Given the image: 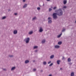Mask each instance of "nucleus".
<instances>
[{
  "instance_id": "f257e3e1",
  "label": "nucleus",
  "mask_w": 76,
  "mask_h": 76,
  "mask_svg": "<svg viewBox=\"0 0 76 76\" xmlns=\"http://www.w3.org/2000/svg\"><path fill=\"white\" fill-rule=\"evenodd\" d=\"M57 12H58L57 15H58V16H61L63 14V12H62L61 9H59L58 10H57Z\"/></svg>"
},
{
  "instance_id": "f03ea898",
  "label": "nucleus",
  "mask_w": 76,
  "mask_h": 76,
  "mask_svg": "<svg viewBox=\"0 0 76 76\" xmlns=\"http://www.w3.org/2000/svg\"><path fill=\"white\" fill-rule=\"evenodd\" d=\"M57 13H54L53 14V18L54 19H56L57 18Z\"/></svg>"
},
{
  "instance_id": "7ed1b4c3",
  "label": "nucleus",
  "mask_w": 76,
  "mask_h": 76,
  "mask_svg": "<svg viewBox=\"0 0 76 76\" xmlns=\"http://www.w3.org/2000/svg\"><path fill=\"white\" fill-rule=\"evenodd\" d=\"M25 40H26V43H28V42H29V38H26L25 39Z\"/></svg>"
},
{
  "instance_id": "20e7f679",
  "label": "nucleus",
  "mask_w": 76,
  "mask_h": 76,
  "mask_svg": "<svg viewBox=\"0 0 76 76\" xmlns=\"http://www.w3.org/2000/svg\"><path fill=\"white\" fill-rule=\"evenodd\" d=\"M39 31L40 32H42V31H43V30H42V28L40 27V28Z\"/></svg>"
},
{
  "instance_id": "39448f33",
  "label": "nucleus",
  "mask_w": 76,
  "mask_h": 76,
  "mask_svg": "<svg viewBox=\"0 0 76 76\" xmlns=\"http://www.w3.org/2000/svg\"><path fill=\"white\" fill-rule=\"evenodd\" d=\"M18 33V31L17 30H15L14 32V34H16Z\"/></svg>"
},
{
  "instance_id": "423d86ee",
  "label": "nucleus",
  "mask_w": 76,
  "mask_h": 76,
  "mask_svg": "<svg viewBox=\"0 0 76 76\" xmlns=\"http://www.w3.org/2000/svg\"><path fill=\"white\" fill-rule=\"evenodd\" d=\"M57 62L58 64H59L60 62V60H58L57 61Z\"/></svg>"
},
{
  "instance_id": "0eeeda50",
  "label": "nucleus",
  "mask_w": 76,
  "mask_h": 76,
  "mask_svg": "<svg viewBox=\"0 0 76 76\" xmlns=\"http://www.w3.org/2000/svg\"><path fill=\"white\" fill-rule=\"evenodd\" d=\"M55 48H60V46L58 45H56L55 46Z\"/></svg>"
},
{
  "instance_id": "6e6552de",
  "label": "nucleus",
  "mask_w": 76,
  "mask_h": 76,
  "mask_svg": "<svg viewBox=\"0 0 76 76\" xmlns=\"http://www.w3.org/2000/svg\"><path fill=\"white\" fill-rule=\"evenodd\" d=\"M71 61V59H70V58H69L68 59V62H70V61Z\"/></svg>"
},
{
  "instance_id": "1a4fd4ad",
  "label": "nucleus",
  "mask_w": 76,
  "mask_h": 76,
  "mask_svg": "<svg viewBox=\"0 0 76 76\" xmlns=\"http://www.w3.org/2000/svg\"><path fill=\"white\" fill-rule=\"evenodd\" d=\"M71 76H74V72H72L71 73Z\"/></svg>"
},
{
  "instance_id": "9d476101",
  "label": "nucleus",
  "mask_w": 76,
  "mask_h": 76,
  "mask_svg": "<svg viewBox=\"0 0 76 76\" xmlns=\"http://www.w3.org/2000/svg\"><path fill=\"white\" fill-rule=\"evenodd\" d=\"M67 3V1L66 0H64V4H66V3Z\"/></svg>"
},
{
  "instance_id": "9b49d317",
  "label": "nucleus",
  "mask_w": 76,
  "mask_h": 76,
  "mask_svg": "<svg viewBox=\"0 0 76 76\" xmlns=\"http://www.w3.org/2000/svg\"><path fill=\"white\" fill-rule=\"evenodd\" d=\"M15 67H13L12 68L11 70H15Z\"/></svg>"
},
{
  "instance_id": "f8f14e48",
  "label": "nucleus",
  "mask_w": 76,
  "mask_h": 76,
  "mask_svg": "<svg viewBox=\"0 0 76 76\" xmlns=\"http://www.w3.org/2000/svg\"><path fill=\"white\" fill-rule=\"evenodd\" d=\"M62 35V33H61L59 35H58V38H60L61 36Z\"/></svg>"
},
{
  "instance_id": "ddd939ff",
  "label": "nucleus",
  "mask_w": 76,
  "mask_h": 76,
  "mask_svg": "<svg viewBox=\"0 0 76 76\" xmlns=\"http://www.w3.org/2000/svg\"><path fill=\"white\" fill-rule=\"evenodd\" d=\"M26 6H27V4H25L24 6L23 7V8H25V7H26Z\"/></svg>"
},
{
  "instance_id": "4468645a",
  "label": "nucleus",
  "mask_w": 76,
  "mask_h": 76,
  "mask_svg": "<svg viewBox=\"0 0 76 76\" xmlns=\"http://www.w3.org/2000/svg\"><path fill=\"white\" fill-rule=\"evenodd\" d=\"M58 44L59 45H61V44H62V42H59Z\"/></svg>"
},
{
  "instance_id": "2eb2a0df",
  "label": "nucleus",
  "mask_w": 76,
  "mask_h": 76,
  "mask_svg": "<svg viewBox=\"0 0 76 76\" xmlns=\"http://www.w3.org/2000/svg\"><path fill=\"white\" fill-rule=\"evenodd\" d=\"M29 63V61L28 60H26L25 61V63Z\"/></svg>"
},
{
  "instance_id": "dca6fc26",
  "label": "nucleus",
  "mask_w": 76,
  "mask_h": 76,
  "mask_svg": "<svg viewBox=\"0 0 76 76\" xmlns=\"http://www.w3.org/2000/svg\"><path fill=\"white\" fill-rule=\"evenodd\" d=\"M51 22H52V21H51V20H49L48 21L49 23H51Z\"/></svg>"
},
{
  "instance_id": "f3484780",
  "label": "nucleus",
  "mask_w": 76,
  "mask_h": 76,
  "mask_svg": "<svg viewBox=\"0 0 76 76\" xmlns=\"http://www.w3.org/2000/svg\"><path fill=\"white\" fill-rule=\"evenodd\" d=\"M54 56L53 55H52L50 56V58H54Z\"/></svg>"
},
{
  "instance_id": "a211bd4d",
  "label": "nucleus",
  "mask_w": 76,
  "mask_h": 76,
  "mask_svg": "<svg viewBox=\"0 0 76 76\" xmlns=\"http://www.w3.org/2000/svg\"><path fill=\"white\" fill-rule=\"evenodd\" d=\"M45 42V40H42V43H44V42Z\"/></svg>"
},
{
  "instance_id": "6ab92c4d",
  "label": "nucleus",
  "mask_w": 76,
  "mask_h": 76,
  "mask_svg": "<svg viewBox=\"0 0 76 76\" xmlns=\"http://www.w3.org/2000/svg\"><path fill=\"white\" fill-rule=\"evenodd\" d=\"M38 48V46H35L34 47V49H35L36 48Z\"/></svg>"
},
{
  "instance_id": "aec40b11",
  "label": "nucleus",
  "mask_w": 76,
  "mask_h": 76,
  "mask_svg": "<svg viewBox=\"0 0 76 76\" xmlns=\"http://www.w3.org/2000/svg\"><path fill=\"white\" fill-rule=\"evenodd\" d=\"M32 33H33V32H32V31H30L29 34H32Z\"/></svg>"
},
{
  "instance_id": "412c9836",
  "label": "nucleus",
  "mask_w": 76,
  "mask_h": 76,
  "mask_svg": "<svg viewBox=\"0 0 76 76\" xmlns=\"http://www.w3.org/2000/svg\"><path fill=\"white\" fill-rule=\"evenodd\" d=\"M37 10H40V9H41L39 7H38L37 8Z\"/></svg>"
},
{
  "instance_id": "4be33fe9",
  "label": "nucleus",
  "mask_w": 76,
  "mask_h": 76,
  "mask_svg": "<svg viewBox=\"0 0 76 76\" xmlns=\"http://www.w3.org/2000/svg\"><path fill=\"white\" fill-rule=\"evenodd\" d=\"M37 19L36 17H34V18H33V20H35V19Z\"/></svg>"
},
{
  "instance_id": "5701e85b",
  "label": "nucleus",
  "mask_w": 76,
  "mask_h": 76,
  "mask_svg": "<svg viewBox=\"0 0 76 76\" xmlns=\"http://www.w3.org/2000/svg\"><path fill=\"white\" fill-rule=\"evenodd\" d=\"M2 19H6V17L4 16V17H3L2 18Z\"/></svg>"
},
{
  "instance_id": "b1692460",
  "label": "nucleus",
  "mask_w": 76,
  "mask_h": 76,
  "mask_svg": "<svg viewBox=\"0 0 76 76\" xmlns=\"http://www.w3.org/2000/svg\"><path fill=\"white\" fill-rule=\"evenodd\" d=\"M43 64L45 65V64H47V63L46 62H43Z\"/></svg>"
},
{
  "instance_id": "393cba45",
  "label": "nucleus",
  "mask_w": 76,
  "mask_h": 76,
  "mask_svg": "<svg viewBox=\"0 0 76 76\" xmlns=\"http://www.w3.org/2000/svg\"><path fill=\"white\" fill-rule=\"evenodd\" d=\"M51 10H52V9L51 8H49V12H50V11H51Z\"/></svg>"
},
{
  "instance_id": "a878e982",
  "label": "nucleus",
  "mask_w": 76,
  "mask_h": 76,
  "mask_svg": "<svg viewBox=\"0 0 76 76\" xmlns=\"http://www.w3.org/2000/svg\"><path fill=\"white\" fill-rule=\"evenodd\" d=\"M53 63H51L49 65V66H53Z\"/></svg>"
},
{
  "instance_id": "bb28decb",
  "label": "nucleus",
  "mask_w": 76,
  "mask_h": 76,
  "mask_svg": "<svg viewBox=\"0 0 76 76\" xmlns=\"http://www.w3.org/2000/svg\"><path fill=\"white\" fill-rule=\"evenodd\" d=\"M57 8V7H55L53 8V10H55V9H56Z\"/></svg>"
},
{
  "instance_id": "cd10ccee",
  "label": "nucleus",
  "mask_w": 76,
  "mask_h": 76,
  "mask_svg": "<svg viewBox=\"0 0 76 76\" xmlns=\"http://www.w3.org/2000/svg\"><path fill=\"white\" fill-rule=\"evenodd\" d=\"M65 31V29H63V30H62V32H64V31Z\"/></svg>"
},
{
  "instance_id": "c85d7f7f",
  "label": "nucleus",
  "mask_w": 76,
  "mask_h": 76,
  "mask_svg": "<svg viewBox=\"0 0 76 76\" xmlns=\"http://www.w3.org/2000/svg\"><path fill=\"white\" fill-rule=\"evenodd\" d=\"M63 8H64V9H66V6H64L63 7Z\"/></svg>"
},
{
  "instance_id": "c756f323",
  "label": "nucleus",
  "mask_w": 76,
  "mask_h": 76,
  "mask_svg": "<svg viewBox=\"0 0 76 76\" xmlns=\"http://www.w3.org/2000/svg\"><path fill=\"white\" fill-rule=\"evenodd\" d=\"M13 56L12 55L9 56V57H13Z\"/></svg>"
},
{
  "instance_id": "7c9ffc66",
  "label": "nucleus",
  "mask_w": 76,
  "mask_h": 76,
  "mask_svg": "<svg viewBox=\"0 0 76 76\" xmlns=\"http://www.w3.org/2000/svg\"><path fill=\"white\" fill-rule=\"evenodd\" d=\"M51 63V61H50L48 62V64H50Z\"/></svg>"
},
{
  "instance_id": "2f4dec72",
  "label": "nucleus",
  "mask_w": 76,
  "mask_h": 76,
  "mask_svg": "<svg viewBox=\"0 0 76 76\" xmlns=\"http://www.w3.org/2000/svg\"><path fill=\"white\" fill-rule=\"evenodd\" d=\"M36 71V69H33V71Z\"/></svg>"
},
{
  "instance_id": "473e14b6",
  "label": "nucleus",
  "mask_w": 76,
  "mask_h": 76,
  "mask_svg": "<svg viewBox=\"0 0 76 76\" xmlns=\"http://www.w3.org/2000/svg\"><path fill=\"white\" fill-rule=\"evenodd\" d=\"M50 19H51V18H50V17H49L48 18V20H50Z\"/></svg>"
},
{
  "instance_id": "72a5a7b5",
  "label": "nucleus",
  "mask_w": 76,
  "mask_h": 76,
  "mask_svg": "<svg viewBox=\"0 0 76 76\" xmlns=\"http://www.w3.org/2000/svg\"><path fill=\"white\" fill-rule=\"evenodd\" d=\"M3 70H5V71L6 70V69H3Z\"/></svg>"
},
{
  "instance_id": "f704fd0d",
  "label": "nucleus",
  "mask_w": 76,
  "mask_h": 76,
  "mask_svg": "<svg viewBox=\"0 0 76 76\" xmlns=\"http://www.w3.org/2000/svg\"><path fill=\"white\" fill-rule=\"evenodd\" d=\"M26 0H23V2H25V1Z\"/></svg>"
},
{
  "instance_id": "c9c22d12",
  "label": "nucleus",
  "mask_w": 76,
  "mask_h": 76,
  "mask_svg": "<svg viewBox=\"0 0 76 76\" xmlns=\"http://www.w3.org/2000/svg\"><path fill=\"white\" fill-rule=\"evenodd\" d=\"M38 51V50H35V52H37V51Z\"/></svg>"
},
{
  "instance_id": "e433bc0d",
  "label": "nucleus",
  "mask_w": 76,
  "mask_h": 76,
  "mask_svg": "<svg viewBox=\"0 0 76 76\" xmlns=\"http://www.w3.org/2000/svg\"><path fill=\"white\" fill-rule=\"evenodd\" d=\"M15 15H17V13H15Z\"/></svg>"
},
{
  "instance_id": "4c0bfd02",
  "label": "nucleus",
  "mask_w": 76,
  "mask_h": 76,
  "mask_svg": "<svg viewBox=\"0 0 76 76\" xmlns=\"http://www.w3.org/2000/svg\"><path fill=\"white\" fill-rule=\"evenodd\" d=\"M49 76H52V75H49Z\"/></svg>"
},
{
  "instance_id": "58836bf2",
  "label": "nucleus",
  "mask_w": 76,
  "mask_h": 76,
  "mask_svg": "<svg viewBox=\"0 0 76 76\" xmlns=\"http://www.w3.org/2000/svg\"><path fill=\"white\" fill-rule=\"evenodd\" d=\"M72 63H71V64H72Z\"/></svg>"
},
{
  "instance_id": "ea45409f",
  "label": "nucleus",
  "mask_w": 76,
  "mask_h": 76,
  "mask_svg": "<svg viewBox=\"0 0 76 76\" xmlns=\"http://www.w3.org/2000/svg\"><path fill=\"white\" fill-rule=\"evenodd\" d=\"M47 1H50V0H47Z\"/></svg>"
},
{
  "instance_id": "a19ab883",
  "label": "nucleus",
  "mask_w": 76,
  "mask_h": 76,
  "mask_svg": "<svg viewBox=\"0 0 76 76\" xmlns=\"http://www.w3.org/2000/svg\"><path fill=\"white\" fill-rule=\"evenodd\" d=\"M64 57H63V59H64Z\"/></svg>"
},
{
  "instance_id": "79ce46f5",
  "label": "nucleus",
  "mask_w": 76,
  "mask_h": 76,
  "mask_svg": "<svg viewBox=\"0 0 76 76\" xmlns=\"http://www.w3.org/2000/svg\"><path fill=\"white\" fill-rule=\"evenodd\" d=\"M61 69H62V68H60V70H61Z\"/></svg>"
}]
</instances>
